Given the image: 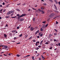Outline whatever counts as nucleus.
I'll use <instances>...</instances> for the list:
<instances>
[{
  "label": "nucleus",
  "mask_w": 60,
  "mask_h": 60,
  "mask_svg": "<svg viewBox=\"0 0 60 60\" xmlns=\"http://www.w3.org/2000/svg\"><path fill=\"white\" fill-rule=\"evenodd\" d=\"M16 10L17 11H19V12H20V10L19 9H16Z\"/></svg>",
  "instance_id": "11"
},
{
  "label": "nucleus",
  "mask_w": 60,
  "mask_h": 60,
  "mask_svg": "<svg viewBox=\"0 0 60 60\" xmlns=\"http://www.w3.org/2000/svg\"><path fill=\"white\" fill-rule=\"evenodd\" d=\"M38 48H41V45H38Z\"/></svg>",
  "instance_id": "30"
},
{
  "label": "nucleus",
  "mask_w": 60,
  "mask_h": 60,
  "mask_svg": "<svg viewBox=\"0 0 60 60\" xmlns=\"http://www.w3.org/2000/svg\"><path fill=\"white\" fill-rule=\"evenodd\" d=\"M43 35V34L42 33L40 35V36L41 37H42Z\"/></svg>",
  "instance_id": "21"
},
{
  "label": "nucleus",
  "mask_w": 60,
  "mask_h": 60,
  "mask_svg": "<svg viewBox=\"0 0 60 60\" xmlns=\"http://www.w3.org/2000/svg\"><path fill=\"white\" fill-rule=\"evenodd\" d=\"M24 20V19L23 18H21L19 20V21H23Z\"/></svg>",
  "instance_id": "5"
},
{
  "label": "nucleus",
  "mask_w": 60,
  "mask_h": 60,
  "mask_svg": "<svg viewBox=\"0 0 60 60\" xmlns=\"http://www.w3.org/2000/svg\"><path fill=\"white\" fill-rule=\"evenodd\" d=\"M54 41L55 42V41H56V40L55 39H54Z\"/></svg>",
  "instance_id": "52"
},
{
  "label": "nucleus",
  "mask_w": 60,
  "mask_h": 60,
  "mask_svg": "<svg viewBox=\"0 0 60 60\" xmlns=\"http://www.w3.org/2000/svg\"><path fill=\"white\" fill-rule=\"evenodd\" d=\"M3 47H4L5 49H7V48H8V47H7V45H6V46L4 45V46Z\"/></svg>",
  "instance_id": "10"
},
{
  "label": "nucleus",
  "mask_w": 60,
  "mask_h": 60,
  "mask_svg": "<svg viewBox=\"0 0 60 60\" xmlns=\"http://www.w3.org/2000/svg\"><path fill=\"white\" fill-rule=\"evenodd\" d=\"M10 17V16H8L6 15V16H5V18H6L7 19H8V18H9V17Z\"/></svg>",
  "instance_id": "9"
},
{
  "label": "nucleus",
  "mask_w": 60,
  "mask_h": 60,
  "mask_svg": "<svg viewBox=\"0 0 60 60\" xmlns=\"http://www.w3.org/2000/svg\"><path fill=\"white\" fill-rule=\"evenodd\" d=\"M11 14V12L10 11L9 12H8L7 14V15H9Z\"/></svg>",
  "instance_id": "6"
},
{
  "label": "nucleus",
  "mask_w": 60,
  "mask_h": 60,
  "mask_svg": "<svg viewBox=\"0 0 60 60\" xmlns=\"http://www.w3.org/2000/svg\"><path fill=\"white\" fill-rule=\"evenodd\" d=\"M39 32V30H38L37 32H36L37 33H38V32Z\"/></svg>",
  "instance_id": "56"
},
{
  "label": "nucleus",
  "mask_w": 60,
  "mask_h": 60,
  "mask_svg": "<svg viewBox=\"0 0 60 60\" xmlns=\"http://www.w3.org/2000/svg\"><path fill=\"white\" fill-rule=\"evenodd\" d=\"M54 11L56 12H57V13H58V11L56 10H54Z\"/></svg>",
  "instance_id": "13"
},
{
  "label": "nucleus",
  "mask_w": 60,
  "mask_h": 60,
  "mask_svg": "<svg viewBox=\"0 0 60 60\" xmlns=\"http://www.w3.org/2000/svg\"><path fill=\"white\" fill-rule=\"evenodd\" d=\"M39 56V54H38L37 55V56Z\"/></svg>",
  "instance_id": "36"
},
{
  "label": "nucleus",
  "mask_w": 60,
  "mask_h": 60,
  "mask_svg": "<svg viewBox=\"0 0 60 60\" xmlns=\"http://www.w3.org/2000/svg\"><path fill=\"white\" fill-rule=\"evenodd\" d=\"M56 24H58V22H57V21H56Z\"/></svg>",
  "instance_id": "49"
},
{
  "label": "nucleus",
  "mask_w": 60,
  "mask_h": 60,
  "mask_svg": "<svg viewBox=\"0 0 60 60\" xmlns=\"http://www.w3.org/2000/svg\"><path fill=\"white\" fill-rule=\"evenodd\" d=\"M47 21L48 22H49V19H47Z\"/></svg>",
  "instance_id": "61"
},
{
  "label": "nucleus",
  "mask_w": 60,
  "mask_h": 60,
  "mask_svg": "<svg viewBox=\"0 0 60 60\" xmlns=\"http://www.w3.org/2000/svg\"><path fill=\"white\" fill-rule=\"evenodd\" d=\"M41 57L42 58H43V59H45V58H44V57L43 56H42V55H41Z\"/></svg>",
  "instance_id": "15"
},
{
  "label": "nucleus",
  "mask_w": 60,
  "mask_h": 60,
  "mask_svg": "<svg viewBox=\"0 0 60 60\" xmlns=\"http://www.w3.org/2000/svg\"><path fill=\"white\" fill-rule=\"evenodd\" d=\"M50 37H50V36H49L48 37V39H50Z\"/></svg>",
  "instance_id": "23"
},
{
  "label": "nucleus",
  "mask_w": 60,
  "mask_h": 60,
  "mask_svg": "<svg viewBox=\"0 0 60 60\" xmlns=\"http://www.w3.org/2000/svg\"><path fill=\"white\" fill-rule=\"evenodd\" d=\"M38 11H40L41 12L42 11L40 9V8H39L38 9Z\"/></svg>",
  "instance_id": "16"
},
{
  "label": "nucleus",
  "mask_w": 60,
  "mask_h": 60,
  "mask_svg": "<svg viewBox=\"0 0 60 60\" xmlns=\"http://www.w3.org/2000/svg\"><path fill=\"white\" fill-rule=\"evenodd\" d=\"M44 27H45V25H43L42 28H44Z\"/></svg>",
  "instance_id": "45"
},
{
  "label": "nucleus",
  "mask_w": 60,
  "mask_h": 60,
  "mask_svg": "<svg viewBox=\"0 0 60 60\" xmlns=\"http://www.w3.org/2000/svg\"><path fill=\"white\" fill-rule=\"evenodd\" d=\"M30 55H27L25 57H27V56H30Z\"/></svg>",
  "instance_id": "22"
},
{
  "label": "nucleus",
  "mask_w": 60,
  "mask_h": 60,
  "mask_svg": "<svg viewBox=\"0 0 60 60\" xmlns=\"http://www.w3.org/2000/svg\"><path fill=\"white\" fill-rule=\"evenodd\" d=\"M17 38V37H15L14 38V40H15V39H16Z\"/></svg>",
  "instance_id": "31"
},
{
  "label": "nucleus",
  "mask_w": 60,
  "mask_h": 60,
  "mask_svg": "<svg viewBox=\"0 0 60 60\" xmlns=\"http://www.w3.org/2000/svg\"><path fill=\"white\" fill-rule=\"evenodd\" d=\"M43 28H41L40 29V31H43Z\"/></svg>",
  "instance_id": "7"
},
{
  "label": "nucleus",
  "mask_w": 60,
  "mask_h": 60,
  "mask_svg": "<svg viewBox=\"0 0 60 60\" xmlns=\"http://www.w3.org/2000/svg\"><path fill=\"white\" fill-rule=\"evenodd\" d=\"M17 16H18V19L19 20V19L21 18V17H24L25 16V15H21L19 16V15H17Z\"/></svg>",
  "instance_id": "1"
},
{
  "label": "nucleus",
  "mask_w": 60,
  "mask_h": 60,
  "mask_svg": "<svg viewBox=\"0 0 60 60\" xmlns=\"http://www.w3.org/2000/svg\"><path fill=\"white\" fill-rule=\"evenodd\" d=\"M28 11H31V9H30L29 10H28Z\"/></svg>",
  "instance_id": "50"
},
{
  "label": "nucleus",
  "mask_w": 60,
  "mask_h": 60,
  "mask_svg": "<svg viewBox=\"0 0 60 60\" xmlns=\"http://www.w3.org/2000/svg\"><path fill=\"white\" fill-rule=\"evenodd\" d=\"M47 56H49V53H47Z\"/></svg>",
  "instance_id": "32"
},
{
  "label": "nucleus",
  "mask_w": 60,
  "mask_h": 60,
  "mask_svg": "<svg viewBox=\"0 0 60 60\" xmlns=\"http://www.w3.org/2000/svg\"><path fill=\"white\" fill-rule=\"evenodd\" d=\"M59 17V16H57L55 18H53V19H56V18H57V17Z\"/></svg>",
  "instance_id": "47"
},
{
  "label": "nucleus",
  "mask_w": 60,
  "mask_h": 60,
  "mask_svg": "<svg viewBox=\"0 0 60 60\" xmlns=\"http://www.w3.org/2000/svg\"><path fill=\"white\" fill-rule=\"evenodd\" d=\"M10 11L11 14V13H12V14H11V15H14V13H13L14 12L13 11Z\"/></svg>",
  "instance_id": "3"
},
{
  "label": "nucleus",
  "mask_w": 60,
  "mask_h": 60,
  "mask_svg": "<svg viewBox=\"0 0 60 60\" xmlns=\"http://www.w3.org/2000/svg\"><path fill=\"white\" fill-rule=\"evenodd\" d=\"M54 35H57V33H55L54 34Z\"/></svg>",
  "instance_id": "42"
},
{
  "label": "nucleus",
  "mask_w": 60,
  "mask_h": 60,
  "mask_svg": "<svg viewBox=\"0 0 60 60\" xmlns=\"http://www.w3.org/2000/svg\"><path fill=\"white\" fill-rule=\"evenodd\" d=\"M46 22V21L43 22H43V23H44V24H45V23Z\"/></svg>",
  "instance_id": "28"
},
{
  "label": "nucleus",
  "mask_w": 60,
  "mask_h": 60,
  "mask_svg": "<svg viewBox=\"0 0 60 60\" xmlns=\"http://www.w3.org/2000/svg\"><path fill=\"white\" fill-rule=\"evenodd\" d=\"M41 34H42V33H41V32H40V33H39V35H41Z\"/></svg>",
  "instance_id": "55"
},
{
  "label": "nucleus",
  "mask_w": 60,
  "mask_h": 60,
  "mask_svg": "<svg viewBox=\"0 0 60 60\" xmlns=\"http://www.w3.org/2000/svg\"><path fill=\"white\" fill-rule=\"evenodd\" d=\"M33 41L34 42H36V40H33Z\"/></svg>",
  "instance_id": "25"
},
{
  "label": "nucleus",
  "mask_w": 60,
  "mask_h": 60,
  "mask_svg": "<svg viewBox=\"0 0 60 60\" xmlns=\"http://www.w3.org/2000/svg\"><path fill=\"white\" fill-rule=\"evenodd\" d=\"M41 11L42 12V13L43 14L44 13V11Z\"/></svg>",
  "instance_id": "39"
},
{
  "label": "nucleus",
  "mask_w": 60,
  "mask_h": 60,
  "mask_svg": "<svg viewBox=\"0 0 60 60\" xmlns=\"http://www.w3.org/2000/svg\"><path fill=\"white\" fill-rule=\"evenodd\" d=\"M4 36L5 37V38H7V35L5 34H4Z\"/></svg>",
  "instance_id": "8"
},
{
  "label": "nucleus",
  "mask_w": 60,
  "mask_h": 60,
  "mask_svg": "<svg viewBox=\"0 0 60 60\" xmlns=\"http://www.w3.org/2000/svg\"><path fill=\"white\" fill-rule=\"evenodd\" d=\"M53 15L52 16V15H50L49 16V18H51V17H52V16H53Z\"/></svg>",
  "instance_id": "24"
},
{
  "label": "nucleus",
  "mask_w": 60,
  "mask_h": 60,
  "mask_svg": "<svg viewBox=\"0 0 60 60\" xmlns=\"http://www.w3.org/2000/svg\"><path fill=\"white\" fill-rule=\"evenodd\" d=\"M5 49V48H4V47H3V48H2V49Z\"/></svg>",
  "instance_id": "59"
},
{
  "label": "nucleus",
  "mask_w": 60,
  "mask_h": 60,
  "mask_svg": "<svg viewBox=\"0 0 60 60\" xmlns=\"http://www.w3.org/2000/svg\"><path fill=\"white\" fill-rule=\"evenodd\" d=\"M47 42L48 43H49L50 42V41H47Z\"/></svg>",
  "instance_id": "58"
},
{
  "label": "nucleus",
  "mask_w": 60,
  "mask_h": 60,
  "mask_svg": "<svg viewBox=\"0 0 60 60\" xmlns=\"http://www.w3.org/2000/svg\"><path fill=\"white\" fill-rule=\"evenodd\" d=\"M37 38H40V37L39 36H38Z\"/></svg>",
  "instance_id": "57"
},
{
  "label": "nucleus",
  "mask_w": 60,
  "mask_h": 60,
  "mask_svg": "<svg viewBox=\"0 0 60 60\" xmlns=\"http://www.w3.org/2000/svg\"><path fill=\"white\" fill-rule=\"evenodd\" d=\"M39 49V48L37 47V48L35 49H36V50H38V49Z\"/></svg>",
  "instance_id": "29"
},
{
  "label": "nucleus",
  "mask_w": 60,
  "mask_h": 60,
  "mask_svg": "<svg viewBox=\"0 0 60 60\" xmlns=\"http://www.w3.org/2000/svg\"><path fill=\"white\" fill-rule=\"evenodd\" d=\"M32 38V37H30L29 38H28L29 40H30V39H31V38Z\"/></svg>",
  "instance_id": "26"
},
{
  "label": "nucleus",
  "mask_w": 60,
  "mask_h": 60,
  "mask_svg": "<svg viewBox=\"0 0 60 60\" xmlns=\"http://www.w3.org/2000/svg\"><path fill=\"white\" fill-rule=\"evenodd\" d=\"M11 32H12V33H13V32H14V30L12 31H11Z\"/></svg>",
  "instance_id": "60"
},
{
  "label": "nucleus",
  "mask_w": 60,
  "mask_h": 60,
  "mask_svg": "<svg viewBox=\"0 0 60 60\" xmlns=\"http://www.w3.org/2000/svg\"><path fill=\"white\" fill-rule=\"evenodd\" d=\"M19 26H18L17 27V29H19Z\"/></svg>",
  "instance_id": "34"
},
{
  "label": "nucleus",
  "mask_w": 60,
  "mask_h": 60,
  "mask_svg": "<svg viewBox=\"0 0 60 60\" xmlns=\"http://www.w3.org/2000/svg\"><path fill=\"white\" fill-rule=\"evenodd\" d=\"M21 15H26V14H22Z\"/></svg>",
  "instance_id": "40"
},
{
  "label": "nucleus",
  "mask_w": 60,
  "mask_h": 60,
  "mask_svg": "<svg viewBox=\"0 0 60 60\" xmlns=\"http://www.w3.org/2000/svg\"><path fill=\"white\" fill-rule=\"evenodd\" d=\"M31 25H30L28 27V28H30V27H31Z\"/></svg>",
  "instance_id": "46"
},
{
  "label": "nucleus",
  "mask_w": 60,
  "mask_h": 60,
  "mask_svg": "<svg viewBox=\"0 0 60 60\" xmlns=\"http://www.w3.org/2000/svg\"><path fill=\"white\" fill-rule=\"evenodd\" d=\"M54 30L56 32H57V30L55 29H54Z\"/></svg>",
  "instance_id": "27"
},
{
  "label": "nucleus",
  "mask_w": 60,
  "mask_h": 60,
  "mask_svg": "<svg viewBox=\"0 0 60 60\" xmlns=\"http://www.w3.org/2000/svg\"><path fill=\"white\" fill-rule=\"evenodd\" d=\"M5 10L4 9L3 11V12H5Z\"/></svg>",
  "instance_id": "51"
},
{
  "label": "nucleus",
  "mask_w": 60,
  "mask_h": 60,
  "mask_svg": "<svg viewBox=\"0 0 60 60\" xmlns=\"http://www.w3.org/2000/svg\"><path fill=\"white\" fill-rule=\"evenodd\" d=\"M54 2H55L56 3V4H58V2H57V1H56V0H54Z\"/></svg>",
  "instance_id": "12"
},
{
  "label": "nucleus",
  "mask_w": 60,
  "mask_h": 60,
  "mask_svg": "<svg viewBox=\"0 0 60 60\" xmlns=\"http://www.w3.org/2000/svg\"><path fill=\"white\" fill-rule=\"evenodd\" d=\"M30 30L31 31H33V30H34V27H30Z\"/></svg>",
  "instance_id": "4"
},
{
  "label": "nucleus",
  "mask_w": 60,
  "mask_h": 60,
  "mask_svg": "<svg viewBox=\"0 0 60 60\" xmlns=\"http://www.w3.org/2000/svg\"><path fill=\"white\" fill-rule=\"evenodd\" d=\"M4 45H0V47H4Z\"/></svg>",
  "instance_id": "37"
},
{
  "label": "nucleus",
  "mask_w": 60,
  "mask_h": 60,
  "mask_svg": "<svg viewBox=\"0 0 60 60\" xmlns=\"http://www.w3.org/2000/svg\"><path fill=\"white\" fill-rule=\"evenodd\" d=\"M17 17L16 16H14V17H11V18H16Z\"/></svg>",
  "instance_id": "14"
},
{
  "label": "nucleus",
  "mask_w": 60,
  "mask_h": 60,
  "mask_svg": "<svg viewBox=\"0 0 60 60\" xmlns=\"http://www.w3.org/2000/svg\"><path fill=\"white\" fill-rule=\"evenodd\" d=\"M28 36V35L27 34L26 35H25V38H26Z\"/></svg>",
  "instance_id": "17"
},
{
  "label": "nucleus",
  "mask_w": 60,
  "mask_h": 60,
  "mask_svg": "<svg viewBox=\"0 0 60 60\" xmlns=\"http://www.w3.org/2000/svg\"><path fill=\"white\" fill-rule=\"evenodd\" d=\"M40 43V42L38 41L36 43L35 45L36 46H37L38 45H39V44Z\"/></svg>",
  "instance_id": "2"
},
{
  "label": "nucleus",
  "mask_w": 60,
  "mask_h": 60,
  "mask_svg": "<svg viewBox=\"0 0 60 60\" xmlns=\"http://www.w3.org/2000/svg\"><path fill=\"white\" fill-rule=\"evenodd\" d=\"M44 5H46V3L44 4Z\"/></svg>",
  "instance_id": "64"
},
{
  "label": "nucleus",
  "mask_w": 60,
  "mask_h": 60,
  "mask_svg": "<svg viewBox=\"0 0 60 60\" xmlns=\"http://www.w3.org/2000/svg\"><path fill=\"white\" fill-rule=\"evenodd\" d=\"M49 36H50V37H51V34H50Z\"/></svg>",
  "instance_id": "44"
},
{
  "label": "nucleus",
  "mask_w": 60,
  "mask_h": 60,
  "mask_svg": "<svg viewBox=\"0 0 60 60\" xmlns=\"http://www.w3.org/2000/svg\"><path fill=\"white\" fill-rule=\"evenodd\" d=\"M50 49H52V47H51L50 48H49Z\"/></svg>",
  "instance_id": "35"
},
{
  "label": "nucleus",
  "mask_w": 60,
  "mask_h": 60,
  "mask_svg": "<svg viewBox=\"0 0 60 60\" xmlns=\"http://www.w3.org/2000/svg\"><path fill=\"white\" fill-rule=\"evenodd\" d=\"M49 1H50L51 3H53V1L52 0H49Z\"/></svg>",
  "instance_id": "20"
},
{
  "label": "nucleus",
  "mask_w": 60,
  "mask_h": 60,
  "mask_svg": "<svg viewBox=\"0 0 60 60\" xmlns=\"http://www.w3.org/2000/svg\"><path fill=\"white\" fill-rule=\"evenodd\" d=\"M55 9L57 10V7H55Z\"/></svg>",
  "instance_id": "41"
},
{
  "label": "nucleus",
  "mask_w": 60,
  "mask_h": 60,
  "mask_svg": "<svg viewBox=\"0 0 60 60\" xmlns=\"http://www.w3.org/2000/svg\"><path fill=\"white\" fill-rule=\"evenodd\" d=\"M43 40L40 43H42V42H43Z\"/></svg>",
  "instance_id": "53"
},
{
  "label": "nucleus",
  "mask_w": 60,
  "mask_h": 60,
  "mask_svg": "<svg viewBox=\"0 0 60 60\" xmlns=\"http://www.w3.org/2000/svg\"><path fill=\"white\" fill-rule=\"evenodd\" d=\"M0 6L1 7H2V5L1 4L0 5Z\"/></svg>",
  "instance_id": "63"
},
{
  "label": "nucleus",
  "mask_w": 60,
  "mask_h": 60,
  "mask_svg": "<svg viewBox=\"0 0 60 60\" xmlns=\"http://www.w3.org/2000/svg\"><path fill=\"white\" fill-rule=\"evenodd\" d=\"M22 36V34H21L19 36V37H21Z\"/></svg>",
  "instance_id": "33"
},
{
  "label": "nucleus",
  "mask_w": 60,
  "mask_h": 60,
  "mask_svg": "<svg viewBox=\"0 0 60 60\" xmlns=\"http://www.w3.org/2000/svg\"><path fill=\"white\" fill-rule=\"evenodd\" d=\"M33 19V21H34V20H35V18L34 17L32 18Z\"/></svg>",
  "instance_id": "19"
},
{
  "label": "nucleus",
  "mask_w": 60,
  "mask_h": 60,
  "mask_svg": "<svg viewBox=\"0 0 60 60\" xmlns=\"http://www.w3.org/2000/svg\"><path fill=\"white\" fill-rule=\"evenodd\" d=\"M34 56H32V58L33 60H34Z\"/></svg>",
  "instance_id": "18"
},
{
  "label": "nucleus",
  "mask_w": 60,
  "mask_h": 60,
  "mask_svg": "<svg viewBox=\"0 0 60 60\" xmlns=\"http://www.w3.org/2000/svg\"><path fill=\"white\" fill-rule=\"evenodd\" d=\"M17 56H18V57H19V56H20L19 54H17Z\"/></svg>",
  "instance_id": "38"
},
{
  "label": "nucleus",
  "mask_w": 60,
  "mask_h": 60,
  "mask_svg": "<svg viewBox=\"0 0 60 60\" xmlns=\"http://www.w3.org/2000/svg\"><path fill=\"white\" fill-rule=\"evenodd\" d=\"M48 26V24H47V25H46L45 26V27H47V26Z\"/></svg>",
  "instance_id": "54"
},
{
  "label": "nucleus",
  "mask_w": 60,
  "mask_h": 60,
  "mask_svg": "<svg viewBox=\"0 0 60 60\" xmlns=\"http://www.w3.org/2000/svg\"><path fill=\"white\" fill-rule=\"evenodd\" d=\"M58 4H59V5H60V1L59 2Z\"/></svg>",
  "instance_id": "62"
},
{
  "label": "nucleus",
  "mask_w": 60,
  "mask_h": 60,
  "mask_svg": "<svg viewBox=\"0 0 60 60\" xmlns=\"http://www.w3.org/2000/svg\"><path fill=\"white\" fill-rule=\"evenodd\" d=\"M45 44H48L49 43L47 42L46 43H45Z\"/></svg>",
  "instance_id": "43"
},
{
  "label": "nucleus",
  "mask_w": 60,
  "mask_h": 60,
  "mask_svg": "<svg viewBox=\"0 0 60 60\" xmlns=\"http://www.w3.org/2000/svg\"><path fill=\"white\" fill-rule=\"evenodd\" d=\"M50 15H54V14L52 13Z\"/></svg>",
  "instance_id": "48"
}]
</instances>
